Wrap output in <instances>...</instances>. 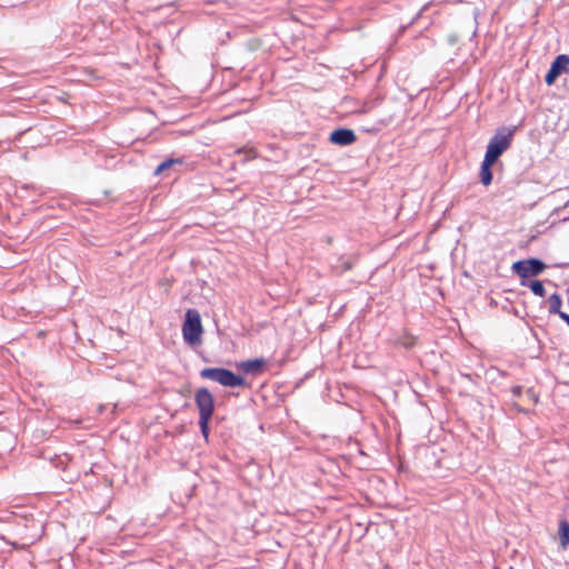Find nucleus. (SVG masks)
<instances>
[{
	"instance_id": "18",
	"label": "nucleus",
	"mask_w": 569,
	"mask_h": 569,
	"mask_svg": "<svg viewBox=\"0 0 569 569\" xmlns=\"http://www.w3.org/2000/svg\"><path fill=\"white\" fill-rule=\"evenodd\" d=\"M511 393L515 398H519L522 395V387L521 386H513L511 388Z\"/></svg>"
},
{
	"instance_id": "15",
	"label": "nucleus",
	"mask_w": 569,
	"mask_h": 569,
	"mask_svg": "<svg viewBox=\"0 0 569 569\" xmlns=\"http://www.w3.org/2000/svg\"><path fill=\"white\" fill-rule=\"evenodd\" d=\"M561 73L556 68L550 66L548 72L545 76V82L548 86H552Z\"/></svg>"
},
{
	"instance_id": "19",
	"label": "nucleus",
	"mask_w": 569,
	"mask_h": 569,
	"mask_svg": "<svg viewBox=\"0 0 569 569\" xmlns=\"http://www.w3.org/2000/svg\"><path fill=\"white\" fill-rule=\"evenodd\" d=\"M249 154H250L249 157H251V158H254V157H256V154L253 153V151H252V150H250V151H249Z\"/></svg>"
},
{
	"instance_id": "6",
	"label": "nucleus",
	"mask_w": 569,
	"mask_h": 569,
	"mask_svg": "<svg viewBox=\"0 0 569 569\" xmlns=\"http://www.w3.org/2000/svg\"><path fill=\"white\" fill-rule=\"evenodd\" d=\"M357 140L353 130L348 128H338L329 136V141L333 144L346 147L352 144Z\"/></svg>"
},
{
	"instance_id": "12",
	"label": "nucleus",
	"mask_w": 569,
	"mask_h": 569,
	"mask_svg": "<svg viewBox=\"0 0 569 569\" xmlns=\"http://www.w3.org/2000/svg\"><path fill=\"white\" fill-rule=\"evenodd\" d=\"M548 303L550 313L558 315L559 317L561 313H565L563 311L560 310L562 300L559 293L551 295L548 299Z\"/></svg>"
},
{
	"instance_id": "10",
	"label": "nucleus",
	"mask_w": 569,
	"mask_h": 569,
	"mask_svg": "<svg viewBox=\"0 0 569 569\" xmlns=\"http://www.w3.org/2000/svg\"><path fill=\"white\" fill-rule=\"evenodd\" d=\"M559 539L561 549H567L569 545V521L567 519L559 521Z\"/></svg>"
},
{
	"instance_id": "7",
	"label": "nucleus",
	"mask_w": 569,
	"mask_h": 569,
	"mask_svg": "<svg viewBox=\"0 0 569 569\" xmlns=\"http://www.w3.org/2000/svg\"><path fill=\"white\" fill-rule=\"evenodd\" d=\"M267 365V360L264 358H256L249 359L246 361H241L237 365L238 369L244 373L259 376L262 373L263 368Z\"/></svg>"
},
{
	"instance_id": "9",
	"label": "nucleus",
	"mask_w": 569,
	"mask_h": 569,
	"mask_svg": "<svg viewBox=\"0 0 569 569\" xmlns=\"http://www.w3.org/2000/svg\"><path fill=\"white\" fill-rule=\"evenodd\" d=\"M520 284L530 288L537 297H545L546 295L545 286L540 280H520Z\"/></svg>"
},
{
	"instance_id": "8",
	"label": "nucleus",
	"mask_w": 569,
	"mask_h": 569,
	"mask_svg": "<svg viewBox=\"0 0 569 569\" xmlns=\"http://www.w3.org/2000/svg\"><path fill=\"white\" fill-rule=\"evenodd\" d=\"M496 162L483 158L481 167H480V181L483 186H489L492 182L493 176H492V166Z\"/></svg>"
},
{
	"instance_id": "13",
	"label": "nucleus",
	"mask_w": 569,
	"mask_h": 569,
	"mask_svg": "<svg viewBox=\"0 0 569 569\" xmlns=\"http://www.w3.org/2000/svg\"><path fill=\"white\" fill-rule=\"evenodd\" d=\"M353 267V260L350 258L341 257L338 260V263L332 268L338 273L341 274L346 271H349Z\"/></svg>"
},
{
	"instance_id": "4",
	"label": "nucleus",
	"mask_w": 569,
	"mask_h": 569,
	"mask_svg": "<svg viewBox=\"0 0 569 569\" xmlns=\"http://www.w3.org/2000/svg\"><path fill=\"white\" fill-rule=\"evenodd\" d=\"M546 263L539 258H529L513 262L512 271L521 278L528 280L529 277H537L546 270Z\"/></svg>"
},
{
	"instance_id": "14",
	"label": "nucleus",
	"mask_w": 569,
	"mask_h": 569,
	"mask_svg": "<svg viewBox=\"0 0 569 569\" xmlns=\"http://www.w3.org/2000/svg\"><path fill=\"white\" fill-rule=\"evenodd\" d=\"M182 163V160L179 159V158H170V159H167L164 161H162L154 170V174L158 176L162 172H164L166 170L170 169L172 166L174 164H181Z\"/></svg>"
},
{
	"instance_id": "1",
	"label": "nucleus",
	"mask_w": 569,
	"mask_h": 569,
	"mask_svg": "<svg viewBox=\"0 0 569 569\" xmlns=\"http://www.w3.org/2000/svg\"><path fill=\"white\" fill-rule=\"evenodd\" d=\"M200 377L202 379H209L212 381H216L220 383L223 387H230V388H248L249 383L247 380L236 375L233 371L221 368V367H210V368H203L200 371Z\"/></svg>"
},
{
	"instance_id": "17",
	"label": "nucleus",
	"mask_w": 569,
	"mask_h": 569,
	"mask_svg": "<svg viewBox=\"0 0 569 569\" xmlns=\"http://www.w3.org/2000/svg\"><path fill=\"white\" fill-rule=\"evenodd\" d=\"M211 420V417H199V427L201 430V433L206 439L209 437V422Z\"/></svg>"
},
{
	"instance_id": "5",
	"label": "nucleus",
	"mask_w": 569,
	"mask_h": 569,
	"mask_svg": "<svg viewBox=\"0 0 569 569\" xmlns=\"http://www.w3.org/2000/svg\"><path fill=\"white\" fill-rule=\"evenodd\" d=\"M194 402L199 410V417H211L214 412V398L211 391L201 387L196 390Z\"/></svg>"
},
{
	"instance_id": "11",
	"label": "nucleus",
	"mask_w": 569,
	"mask_h": 569,
	"mask_svg": "<svg viewBox=\"0 0 569 569\" xmlns=\"http://www.w3.org/2000/svg\"><path fill=\"white\" fill-rule=\"evenodd\" d=\"M551 66L557 69L560 73L569 72V56L568 54H559L551 62Z\"/></svg>"
},
{
	"instance_id": "16",
	"label": "nucleus",
	"mask_w": 569,
	"mask_h": 569,
	"mask_svg": "<svg viewBox=\"0 0 569 569\" xmlns=\"http://www.w3.org/2000/svg\"><path fill=\"white\" fill-rule=\"evenodd\" d=\"M561 73L556 68L550 66L548 72L545 76V82L548 86H552Z\"/></svg>"
},
{
	"instance_id": "3",
	"label": "nucleus",
	"mask_w": 569,
	"mask_h": 569,
	"mask_svg": "<svg viewBox=\"0 0 569 569\" xmlns=\"http://www.w3.org/2000/svg\"><path fill=\"white\" fill-rule=\"evenodd\" d=\"M200 313L196 309H188L182 325V335L186 343L194 346L200 343L202 333Z\"/></svg>"
},
{
	"instance_id": "2",
	"label": "nucleus",
	"mask_w": 569,
	"mask_h": 569,
	"mask_svg": "<svg viewBox=\"0 0 569 569\" xmlns=\"http://www.w3.org/2000/svg\"><path fill=\"white\" fill-rule=\"evenodd\" d=\"M513 134L515 128H499L496 131V133L490 138L483 158L497 162V160L503 154V152L510 148Z\"/></svg>"
}]
</instances>
